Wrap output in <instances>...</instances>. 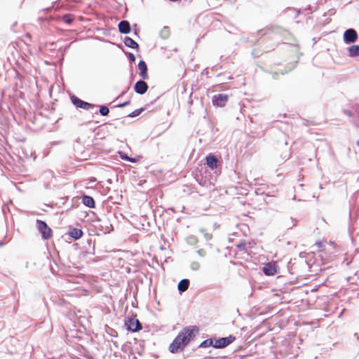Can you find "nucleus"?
<instances>
[{
  "mask_svg": "<svg viewBox=\"0 0 359 359\" xmlns=\"http://www.w3.org/2000/svg\"><path fill=\"white\" fill-rule=\"evenodd\" d=\"M71 100L72 103L78 108H81L86 110H88L90 109L94 108L95 106L93 104L84 102L76 96H72L71 97Z\"/></svg>",
  "mask_w": 359,
  "mask_h": 359,
  "instance_id": "423d86ee",
  "label": "nucleus"
},
{
  "mask_svg": "<svg viewBox=\"0 0 359 359\" xmlns=\"http://www.w3.org/2000/svg\"><path fill=\"white\" fill-rule=\"evenodd\" d=\"M62 20L67 23V24H71L73 21V18L72 17L71 15H65L63 17H62Z\"/></svg>",
  "mask_w": 359,
  "mask_h": 359,
  "instance_id": "aec40b11",
  "label": "nucleus"
},
{
  "mask_svg": "<svg viewBox=\"0 0 359 359\" xmlns=\"http://www.w3.org/2000/svg\"><path fill=\"white\" fill-rule=\"evenodd\" d=\"M118 29L121 33L128 34L130 32V25L126 20H122L118 24Z\"/></svg>",
  "mask_w": 359,
  "mask_h": 359,
  "instance_id": "ddd939ff",
  "label": "nucleus"
},
{
  "mask_svg": "<svg viewBox=\"0 0 359 359\" xmlns=\"http://www.w3.org/2000/svg\"><path fill=\"white\" fill-rule=\"evenodd\" d=\"M123 42H124V44L129 48H131L133 49L138 48V46H139L138 43L129 36H126Z\"/></svg>",
  "mask_w": 359,
  "mask_h": 359,
  "instance_id": "4468645a",
  "label": "nucleus"
},
{
  "mask_svg": "<svg viewBox=\"0 0 359 359\" xmlns=\"http://www.w3.org/2000/svg\"><path fill=\"white\" fill-rule=\"evenodd\" d=\"M109 109L106 106H100V113L102 116H107L109 114Z\"/></svg>",
  "mask_w": 359,
  "mask_h": 359,
  "instance_id": "6ab92c4d",
  "label": "nucleus"
},
{
  "mask_svg": "<svg viewBox=\"0 0 359 359\" xmlns=\"http://www.w3.org/2000/svg\"><path fill=\"white\" fill-rule=\"evenodd\" d=\"M36 225L39 231L42 235V237L45 240H48L52 236V230L46 224V222L41 220L36 221Z\"/></svg>",
  "mask_w": 359,
  "mask_h": 359,
  "instance_id": "7ed1b4c3",
  "label": "nucleus"
},
{
  "mask_svg": "<svg viewBox=\"0 0 359 359\" xmlns=\"http://www.w3.org/2000/svg\"><path fill=\"white\" fill-rule=\"evenodd\" d=\"M205 161L208 166L212 170L217 169L219 165L218 159L211 154L205 157Z\"/></svg>",
  "mask_w": 359,
  "mask_h": 359,
  "instance_id": "9d476101",
  "label": "nucleus"
},
{
  "mask_svg": "<svg viewBox=\"0 0 359 359\" xmlns=\"http://www.w3.org/2000/svg\"><path fill=\"white\" fill-rule=\"evenodd\" d=\"M130 104V101H126L123 103L116 105L117 107L121 108Z\"/></svg>",
  "mask_w": 359,
  "mask_h": 359,
  "instance_id": "393cba45",
  "label": "nucleus"
},
{
  "mask_svg": "<svg viewBox=\"0 0 359 359\" xmlns=\"http://www.w3.org/2000/svg\"><path fill=\"white\" fill-rule=\"evenodd\" d=\"M128 58H129V60L130 62H135V56L134 55V54L130 53L128 54Z\"/></svg>",
  "mask_w": 359,
  "mask_h": 359,
  "instance_id": "b1692460",
  "label": "nucleus"
},
{
  "mask_svg": "<svg viewBox=\"0 0 359 359\" xmlns=\"http://www.w3.org/2000/svg\"><path fill=\"white\" fill-rule=\"evenodd\" d=\"M189 285V281L187 279H183L178 283V290L180 292H185Z\"/></svg>",
  "mask_w": 359,
  "mask_h": 359,
  "instance_id": "f3484780",
  "label": "nucleus"
},
{
  "mask_svg": "<svg viewBox=\"0 0 359 359\" xmlns=\"http://www.w3.org/2000/svg\"><path fill=\"white\" fill-rule=\"evenodd\" d=\"M263 272L266 276H273L277 273V265L276 262H269L264 264Z\"/></svg>",
  "mask_w": 359,
  "mask_h": 359,
  "instance_id": "1a4fd4ad",
  "label": "nucleus"
},
{
  "mask_svg": "<svg viewBox=\"0 0 359 359\" xmlns=\"http://www.w3.org/2000/svg\"><path fill=\"white\" fill-rule=\"evenodd\" d=\"M235 340L236 337L233 335H229L226 337L215 339L214 348H224L233 343Z\"/></svg>",
  "mask_w": 359,
  "mask_h": 359,
  "instance_id": "f03ea898",
  "label": "nucleus"
},
{
  "mask_svg": "<svg viewBox=\"0 0 359 359\" xmlns=\"http://www.w3.org/2000/svg\"><path fill=\"white\" fill-rule=\"evenodd\" d=\"M126 325L128 329L132 332H137L142 328L140 320L135 317L128 318L126 322Z\"/></svg>",
  "mask_w": 359,
  "mask_h": 359,
  "instance_id": "20e7f679",
  "label": "nucleus"
},
{
  "mask_svg": "<svg viewBox=\"0 0 359 359\" xmlns=\"http://www.w3.org/2000/svg\"><path fill=\"white\" fill-rule=\"evenodd\" d=\"M82 202H95L94 199L89 196L83 195L82 196Z\"/></svg>",
  "mask_w": 359,
  "mask_h": 359,
  "instance_id": "4be33fe9",
  "label": "nucleus"
},
{
  "mask_svg": "<svg viewBox=\"0 0 359 359\" xmlns=\"http://www.w3.org/2000/svg\"><path fill=\"white\" fill-rule=\"evenodd\" d=\"M199 183H200V184H201V185H203V186H205V182H204V183H202V182H199Z\"/></svg>",
  "mask_w": 359,
  "mask_h": 359,
  "instance_id": "cd10ccee",
  "label": "nucleus"
},
{
  "mask_svg": "<svg viewBox=\"0 0 359 359\" xmlns=\"http://www.w3.org/2000/svg\"><path fill=\"white\" fill-rule=\"evenodd\" d=\"M358 146H359V140H358Z\"/></svg>",
  "mask_w": 359,
  "mask_h": 359,
  "instance_id": "c85d7f7f",
  "label": "nucleus"
},
{
  "mask_svg": "<svg viewBox=\"0 0 359 359\" xmlns=\"http://www.w3.org/2000/svg\"><path fill=\"white\" fill-rule=\"evenodd\" d=\"M214 343H215V339H208L205 341H203L200 346L203 348H207L209 346H213L214 347Z\"/></svg>",
  "mask_w": 359,
  "mask_h": 359,
  "instance_id": "a211bd4d",
  "label": "nucleus"
},
{
  "mask_svg": "<svg viewBox=\"0 0 359 359\" xmlns=\"http://www.w3.org/2000/svg\"><path fill=\"white\" fill-rule=\"evenodd\" d=\"M121 158H122L123 159L127 160V161H130V162H132V163L135 162V160H133V159H132V158H129V157H128L127 155H126V154H124V155H121Z\"/></svg>",
  "mask_w": 359,
  "mask_h": 359,
  "instance_id": "5701e85b",
  "label": "nucleus"
},
{
  "mask_svg": "<svg viewBox=\"0 0 359 359\" xmlns=\"http://www.w3.org/2000/svg\"><path fill=\"white\" fill-rule=\"evenodd\" d=\"M344 112L348 116H351L353 115L352 112L349 110H344Z\"/></svg>",
  "mask_w": 359,
  "mask_h": 359,
  "instance_id": "a878e982",
  "label": "nucleus"
},
{
  "mask_svg": "<svg viewBox=\"0 0 359 359\" xmlns=\"http://www.w3.org/2000/svg\"><path fill=\"white\" fill-rule=\"evenodd\" d=\"M134 89L137 93L143 95L147 91L148 85L145 81L140 80L136 82Z\"/></svg>",
  "mask_w": 359,
  "mask_h": 359,
  "instance_id": "9b49d317",
  "label": "nucleus"
},
{
  "mask_svg": "<svg viewBox=\"0 0 359 359\" xmlns=\"http://www.w3.org/2000/svg\"><path fill=\"white\" fill-rule=\"evenodd\" d=\"M84 204L86 205H87L88 207L93 208H95V203H84Z\"/></svg>",
  "mask_w": 359,
  "mask_h": 359,
  "instance_id": "bb28decb",
  "label": "nucleus"
},
{
  "mask_svg": "<svg viewBox=\"0 0 359 359\" xmlns=\"http://www.w3.org/2000/svg\"><path fill=\"white\" fill-rule=\"evenodd\" d=\"M314 245L317 248V250L319 252L331 253L332 252L330 250H327V245L331 247L332 249H334V243L330 242V243H328L325 241H317V242H316Z\"/></svg>",
  "mask_w": 359,
  "mask_h": 359,
  "instance_id": "0eeeda50",
  "label": "nucleus"
},
{
  "mask_svg": "<svg viewBox=\"0 0 359 359\" xmlns=\"http://www.w3.org/2000/svg\"><path fill=\"white\" fill-rule=\"evenodd\" d=\"M357 39V32L352 28L346 29L344 33V41L346 44L354 43Z\"/></svg>",
  "mask_w": 359,
  "mask_h": 359,
  "instance_id": "39448f33",
  "label": "nucleus"
},
{
  "mask_svg": "<svg viewBox=\"0 0 359 359\" xmlns=\"http://www.w3.org/2000/svg\"><path fill=\"white\" fill-rule=\"evenodd\" d=\"M229 100V97L225 94H217L213 96L212 103L217 107H223L226 104Z\"/></svg>",
  "mask_w": 359,
  "mask_h": 359,
  "instance_id": "6e6552de",
  "label": "nucleus"
},
{
  "mask_svg": "<svg viewBox=\"0 0 359 359\" xmlns=\"http://www.w3.org/2000/svg\"><path fill=\"white\" fill-rule=\"evenodd\" d=\"M198 329L196 326H189L183 328L169 346L172 353H177L184 351L185 347L194 339Z\"/></svg>",
  "mask_w": 359,
  "mask_h": 359,
  "instance_id": "f257e3e1",
  "label": "nucleus"
},
{
  "mask_svg": "<svg viewBox=\"0 0 359 359\" xmlns=\"http://www.w3.org/2000/svg\"><path fill=\"white\" fill-rule=\"evenodd\" d=\"M138 68L140 69V76L142 79H148L149 76L147 74V66L144 61L140 60L138 64Z\"/></svg>",
  "mask_w": 359,
  "mask_h": 359,
  "instance_id": "f8f14e48",
  "label": "nucleus"
},
{
  "mask_svg": "<svg viewBox=\"0 0 359 359\" xmlns=\"http://www.w3.org/2000/svg\"><path fill=\"white\" fill-rule=\"evenodd\" d=\"M348 51L351 57L359 56V46L353 45L348 48Z\"/></svg>",
  "mask_w": 359,
  "mask_h": 359,
  "instance_id": "dca6fc26",
  "label": "nucleus"
},
{
  "mask_svg": "<svg viewBox=\"0 0 359 359\" xmlns=\"http://www.w3.org/2000/svg\"><path fill=\"white\" fill-rule=\"evenodd\" d=\"M142 111H143L142 108L136 109V110L133 111V112L130 113L128 114V116L129 117L137 116H139L142 113Z\"/></svg>",
  "mask_w": 359,
  "mask_h": 359,
  "instance_id": "412c9836",
  "label": "nucleus"
},
{
  "mask_svg": "<svg viewBox=\"0 0 359 359\" xmlns=\"http://www.w3.org/2000/svg\"><path fill=\"white\" fill-rule=\"evenodd\" d=\"M69 234L71 237L77 240L82 237L83 231L79 229L74 228L69 231Z\"/></svg>",
  "mask_w": 359,
  "mask_h": 359,
  "instance_id": "2eb2a0df",
  "label": "nucleus"
}]
</instances>
